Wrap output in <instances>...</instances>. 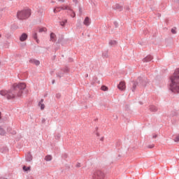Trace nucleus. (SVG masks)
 Returning <instances> with one entry per match:
<instances>
[{
  "instance_id": "obj_1",
  "label": "nucleus",
  "mask_w": 179,
  "mask_h": 179,
  "mask_svg": "<svg viewBox=\"0 0 179 179\" xmlns=\"http://www.w3.org/2000/svg\"><path fill=\"white\" fill-rule=\"evenodd\" d=\"M25 89L26 84L23 83H15L13 84L10 90H1L0 94L8 99V100H13V99H16V97H21L22 94H23V90Z\"/></svg>"
},
{
  "instance_id": "obj_2",
  "label": "nucleus",
  "mask_w": 179,
  "mask_h": 179,
  "mask_svg": "<svg viewBox=\"0 0 179 179\" xmlns=\"http://www.w3.org/2000/svg\"><path fill=\"white\" fill-rule=\"evenodd\" d=\"M169 90L173 93H179V69L170 77Z\"/></svg>"
},
{
  "instance_id": "obj_3",
  "label": "nucleus",
  "mask_w": 179,
  "mask_h": 179,
  "mask_svg": "<svg viewBox=\"0 0 179 179\" xmlns=\"http://www.w3.org/2000/svg\"><path fill=\"white\" fill-rule=\"evenodd\" d=\"M138 83L136 82H132L133 87H132V92H135L137 86H141V87H145L146 86V84L148 83V79L146 78H138Z\"/></svg>"
},
{
  "instance_id": "obj_4",
  "label": "nucleus",
  "mask_w": 179,
  "mask_h": 179,
  "mask_svg": "<svg viewBox=\"0 0 179 179\" xmlns=\"http://www.w3.org/2000/svg\"><path fill=\"white\" fill-rule=\"evenodd\" d=\"M30 15H31V12L29 9L23 10L17 13V17L20 20H23L24 19H28V17H30Z\"/></svg>"
},
{
  "instance_id": "obj_5",
  "label": "nucleus",
  "mask_w": 179,
  "mask_h": 179,
  "mask_svg": "<svg viewBox=\"0 0 179 179\" xmlns=\"http://www.w3.org/2000/svg\"><path fill=\"white\" fill-rule=\"evenodd\" d=\"M93 179H104V173L100 170H96L92 175Z\"/></svg>"
},
{
  "instance_id": "obj_6",
  "label": "nucleus",
  "mask_w": 179,
  "mask_h": 179,
  "mask_svg": "<svg viewBox=\"0 0 179 179\" xmlns=\"http://www.w3.org/2000/svg\"><path fill=\"white\" fill-rule=\"evenodd\" d=\"M68 9V6H63V7H56L54 10L53 12L54 13H57L58 12H61V10H66Z\"/></svg>"
},
{
  "instance_id": "obj_7",
  "label": "nucleus",
  "mask_w": 179,
  "mask_h": 179,
  "mask_svg": "<svg viewBox=\"0 0 179 179\" xmlns=\"http://www.w3.org/2000/svg\"><path fill=\"white\" fill-rule=\"evenodd\" d=\"M125 83L123 81H121L120 84L117 85V89H119V90H125Z\"/></svg>"
},
{
  "instance_id": "obj_8",
  "label": "nucleus",
  "mask_w": 179,
  "mask_h": 179,
  "mask_svg": "<svg viewBox=\"0 0 179 179\" xmlns=\"http://www.w3.org/2000/svg\"><path fill=\"white\" fill-rule=\"evenodd\" d=\"M26 162H30L33 160V155H31V153L29 152L27 153V155L25 157Z\"/></svg>"
},
{
  "instance_id": "obj_9",
  "label": "nucleus",
  "mask_w": 179,
  "mask_h": 179,
  "mask_svg": "<svg viewBox=\"0 0 179 179\" xmlns=\"http://www.w3.org/2000/svg\"><path fill=\"white\" fill-rule=\"evenodd\" d=\"M152 59H153V57L152 55H148L143 59V62H150V61H152Z\"/></svg>"
},
{
  "instance_id": "obj_10",
  "label": "nucleus",
  "mask_w": 179,
  "mask_h": 179,
  "mask_svg": "<svg viewBox=\"0 0 179 179\" xmlns=\"http://www.w3.org/2000/svg\"><path fill=\"white\" fill-rule=\"evenodd\" d=\"M66 10H68V13L71 17H75V16H76L75 12H73L72 9L69 8V7H68V9H66Z\"/></svg>"
},
{
  "instance_id": "obj_11",
  "label": "nucleus",
  "mask_w": 179,
  "mask_h": 179,
  "mask_svg": "<svg viewBox=\"0 0 179 179\" xmlns=\"http://www.w3.org/2000/svg\"><path fill=\"white\" fill-rule=\"evenodd\" d=\"M57 41V35L54 33H50V41H52V43H55V41Z\"/></svg>"
},
{
  "instance_id": "obj_12",
  "label": "nucleus",
  "mask_w": 179,
  "mask_h": 179,
  "mask_svg": "<svg viewBox=\"0 0 179 179\" xmlns=\"http://www.w3.org/2000/svg\"><path fill=\"white\" fill-rule=\"evenodd\" d=\"M44 99H41V101L38 103V106L41 107V110H44L45 108V105H44Z\"/></svg>"
},
{
  "instance_id": "obj_13",
  "label": "nucleus",
  "mask_w": 179,
  "mask_h": 179,
  "mask_svg": "<svg viewBox=\"0 0 179 179\" xmlns=\"http://www.w3.org/2000/svg\"><path fill=\"white\" fill-rule=\"evenodd\" d=\"M20 41H26L27 40V35L25 33L22 34L20 37Z\"/></svg>"
},
{
  "instance_id": "obj_14",
  "label": "nucleus",
  "mask_w": 179,
  "mask_h": 179,
  "mask_svg": "<svg viewBox=\"0 0 179 179\" xmlns=\"http://www.w3.org/2000/svg\"><path fill=\"white\" fill-rule=\"evenodd\" d=\"M29 62L31 64H34V65H36V66L40 65V61L34 59H30Z\"/></svg>"
},
{
  "instance_id": "obj_15",
  "label": "nucleus",
  "mask_w": 179,
  "mask_h": 179,
  "mask_svg": "<svg viewBox=\"0 0 179 179\" xmlns=\"http://www.w3.org/2000/svg\"><path fill=\"white\" fill-rule=\"evenodd\" d=\"M85 26H90V20L89 19V17H85L83 22Z\"/></svg>"
},
{
  "instance_id": "obj_16",
  "label": "nucleus",
  "mask_w": 179,
  "mask_h": 179,
  "mask_svg": "<svg viewBox=\"0 0 179 179\" xmlns=\"http://www.w3.org/2000/svg\"><path fill=\"white\" fill-rule=\"evenodd\" d=\"M150 110L152 113H156V111H157V107H156L155 106L151 105L150 106Z\"/></svg>"
},
{
  "instance_id": "obj_17",
  "label": "nucleus",
  "mask_w": 179,
  "mask_h": 179,
  "mask_svg": "<svg viewBox=\"0 0 179 179\" xmlns=\"http://www.w3.org/2000/svg\"><path fill=\"white\" fill-rule=\"evenodd\" d=\"M115 10H120V12H121V10H122V6L120 4H116L115 6Z\"/></svg>"
},
{
  "instance_id": "obj_18",
  "label": "nucleus",
  "mask_w": 179,
  "mask_h": 179,
  "mask_svg": "<svg viewBox=\"0 0 179 179\" xmlns=\"http://www.w3.org/2000/svg\"><path fill=\"white\" fill-rule=\"evenodd\" d=\"M109 45H110L111 47H115V45H117V42L114 40H110L109 41Z\"/></svg>"
},
{
  "instance_id": "obj_19",
  "label": "nucleus",
  "mask_w": 179,
  "mask_h": 179,
  "mask_svg": "<svg viewBox=\"0 0 179 179\" xmlns=\"http://www.w3.org/2000/svg\"><path fill=\"white\" fill-rule=\"evenodd\" d=\"M45 160L46 162H51L52 160V157L51 155H47L45 157Z\"/></svg>"
},
{
  "instance_id": "obj_20",
  "label": "nucleus",
  "mask_w": 179,
  "mask_h": 179,
  "mask_svg": "<svg viewBox=\"0 0 179 179\" xmlns=\"http://www.w3.org/2000/svg\"><path fill=\"white\" fill-rule=\"evenodd\" d=\"M57 75V78H62V76H64V73H62V71H59L56 73Z\"/></svg>"
},
{
  "instance_id": "obj_21",
  "label": "nucleus",
  "mask_w": 179,
  "mask_h": 179,
  "mask_svg": "<svg viewBox=\"0 0 179 179\" xmlns=\"http://www.w3.org/2000/svg\"><path fill=\"white\" fill-rule=\"evenodd\" d=\"M5 134H6V131H5V130L2 127H0V135L1 136H3Z\"/></svg>"
},
{
  "instance_id": "obj_22",
  "label": "nucleus",
  "mask_w": 179,
  "mask_h": 179,
  "mask_svg": "<svg viewBox=\"0 0 179 179\" xmlns=\"http://www.w3.org/2000/svg\"><path fill=\"white\" fill-rule=\"evenodd\" d=\"M62 40H64V36H61L60 38L58 39V44H61L62 43Z\"/></svg>"
},
{
  "instance_id": "obj_23",
  "label": "nucleus",
  "mask_w": 179,
  "mask_h": 179,
  "mask_svg": "<svg viewBox=\"0 0 179 179\" xmlns=\"http://www.w3.org/2000/svg\"><path fill=\"white\" fill-rule=\"evenodd\" d=\"M22 170H24V171H29V170H30V166H24Z\"/></svg>"
},
{
  "instance_id": "obj_24",
  "label": "nucleus",
  "mask_w": 179,
  "mask_h": 179,
  "mask_svg": "<svg viewBox=\"0 0 179 179\" xmlns=\"http://www.w3.org/2000/svg\"><path fill=\"white\" fill-rule=\"evenodd\" d=\"M102 57H103V58H108V52H103V53L102 54Z\"/></svg>"
},
{
  "instance_id": "obj_25",
  "label": "nucleus",
  "mask_w": 179,
  "mask_h": 179,
  "mask_svg": "<svg viewBox=\"0 0 179 179\" xmlns=\"http://www.w3.org/2000/svg\"><path fill=\"white\" fill-rule=\"evenodd\" d=\"M32 37L37 41V43L38 42V40L37 39V33L33 34Z\"/></svg>"
},
{
  "instance_id": "obj_26",
  "label": "nucleus",
  "mask_w": 179,
  "mask_h": 179,
  "mask_svg": "<svg viewBox=\"0 0 179 179\" xmlns=\"http://www.w3.org/2000/svg\"><path fill=\"white\" fill-rule=\"evenodd\" d=\"M101 90H103V92H106V90H108V88L105 86V85H103L101 87Z\"/></svg>"
},
{
  "instance_id": "obj_27",
  "label": "nucleus",
  "mask_w": 179,
  "mask_h": 179,
  "mask_svg": "<svg viewBox=\"0 0 179 179\" xmlns=\"http://www.w3.org/2000/svg\"><path fill=\"white\" fill-rule=\"evenodd\" d=\"M68 22L67 20H64V21L60 22L61 26H65V24Z\"/></svg>"
},
{
  "instance_id": "obj_28",
  "label": "nucleus",
  "mask_w": 179,
  "mask_h": 179,
  "mask_svg": "<svg viewBox=\"0 0 179 179\" xmlns=\"http://www.w3.org/2000/svg\"><path fill=\"white\" fill-rule=\"evenodd\" d=\"M62 71L63 72H64V73H68V72H69V69L68 67H66Z\"/></svg>"
},
{
  "instance_id": "obj_29",
  "label": "nucleus",
  "mask_w": 179,
  "mask_h": 179,
  "mask_svg": "<svg viewBox=\"0 0 179 179\" xmlns=\"http://www.w3.org/2000/svg\"><path fill=\"white\" fill-rule=\"evenodd\" d=\"M176 115H178L177 112L176 111H172L171 117H176Z\"/></svg>"
},
{
  "instance_id": "obj_30",
  "label": "nucleus",
  "mask_w": 179,
  "mask_h": 179,
  "mask_svg": "<svg viewBox=\"0 0 179 179\" xmlns=\"http://www.w3.org/2000/svg\"><path fill=\"white\" fill-rule=\"evenodd\" d=\"M55 138V139H59V138H61V134H56Z\"/></svg>"
},
{
  "instance_id": "obj_31",
  "label": "nucleus",
  "mask_w": 179,
  "mask_h": 179,
  "mask_svg": "<svg viewBox=\"0 0 179 179\" xmlns=\"http://www.w3.org/2000/svg\"><path fill=\"white\" fill-rule=\"evenodd\" d=\"M174 142H179V135L174 138Z\"/></svg>"
},
{
  "instance_id": "obj_32",
  "label": "nucleus",
  "mask_w": 179,
  "mask_h": 179,
  "mask_svg": "<svg viewBox=\"0 0 179 179\" xmlns=\"http://www.w3.org/2000/svg\"><path fill=\"white\" fill-rule=\"evenodd\" d=\"M43 31H45V28L39 29V33H43Z\"/></svg>"
},
{
  "instance_id": "obj_33",
  "label": "nucleus",
  "mask_w": 179,
  "mask_h": 179,
  "mask_svg": "<svg viewBox=\"0 0 179 179\" xmlns=\"http://www.w3.org/2000/svg\"><path fill=\"white\" fill-rule=\"evenodd\" d=\"M113 24H114V26H115V27H118V22H117V21H115L114 22H113Z\"/></svg>"
},
{
  "instance_id": "obj_34",
  "label": "nucleus",
  "mask_w": 179,
  "mask_h": 179,
  "mask_svg": "<svg viewBox=\"0 0 179 179\" xmlns=\"http://www.w3.org/2000/svg\"><path fill=\"white\" fill-rule=\"evenodd\" d=\"M56 98L57 99H61V94H56Z\"/></svg>"
},
{
  "instance_id": "obj_35",
  "label": "nucleus",
  "mask_w": 179,
  "mask_h": 179,
  "mask_svg": "<svg viewBox=\"0 0 179 179\" xmlns=\"http://www.w3.org/2000/svg\"><path fill=\"white\" fill-rule=\"evenodd\" d=\"M149 149H152V148H155V145H150L148 146Z\"/></svg>"
},
{
  "instance_id": "obj_36",
  "label": "nucleus",
  "mask_w": 179,
  "mask_h": 179,
  "mask_svg": "<svg viewBox=\"0 0 179 179\" xmlns=\"http://www.w3.org/2000/svg\"><path fill=\"white\" fill-rule=\"evenodd\" d=\"M171 33H172L173 34H176V33H177V32L176 31V29H171Z\"/></svg>"
},
{
  "instance_id": "obj_37",
  "label": "nucleus",
  "mask_w": 179,
  "mask_h": 179,
  "mask_svg": "<svg viewBox=\"0 0 179 179\" xmlns=\"http://www.w3.org/2000/svg\"><path fill=\"white\" fill-rule=\"evenodd\" d=\"M12 135H16V131H13V132H11Z\"/></svg>"
},
{
  "instance_id": "obj_38",
  "label": "nucleus",
  "mask_w": 179,
  "mask_h": 179,
  "mask_svg": "<svg viewBox=\"0 0 179 179\" xmlns=\"http://www.w3.org/2000/svg\"><path fill=\"white\" fill-rule=\"evenodd\" d=\"M152 138H157V134H154V135L152 136Z\"/></svg>"
},
{
  "instance_id": "obj_39",
  "label": "nucleus",
  "mask_w": 179,
  "mask_h": 179,
  "mask_svg": "<svg viewBox=\"0 0 179 179\" xmlns=\"http://www.w3.org/2000/svg\"><path fill=\"white\" fill-rule=\"evenodd\" d=\"M76 167H80V163H78V164H76Z\"/></svg>"
},
{
  "instance_id": "obj_40",
  "label": "nucleus",
  "mask_w": 179,
  "mask_h": 179,
  "mask_svg": "<svg viewBox=\"0 0 179 179\" xmlns=\"http://www.w3.org/2000/svg\"><path fill=\"white\" fill-rule=\"evenodd\" d=\"M44 122H45V119H42V123L44 124Z\"/></svg>"
},
{
  "instance_id": "obj_41",
  "label": "nucleus",
  "mask_w": 179,
  "mask_h": 179,
  "mask_svg": "<svg viewBox=\"0 0 179 179\" xmlns=\"http://www.w3.org/2000/svg\"><path fill=\"white\" fill-rule=\"evenodd\" d=\"M3 148H4V150L6 152V150H8V148H6V147H3Z\"/></svg>"
},
{
  "instance_id": "obj_42",
  "label": "nucleus",
  "mask_w": 179,
  "mask_h": 179,
  "mask_svg": "<svg viewBox=\"0 0 179 179\" xmlns=\"http://www.w3.org/2000/svg\"><path fill=\"white\" fill-rule=\"evenodd\" d=\"M52 83L54 85V83H55V80H52Z\"/></svg>"
},
{
  "instance_id": "obj_43",
  "label": "nucleus",
  "mask_w": 179,
  "mask_h": 179,
  "mask_svg": "<svg viewBox=\"0 0 179 179\" xmlns=\"http://www.w3.org/2000/svg\"><path fill=\"white\" fill-rule=\"evenodd\" d=\"M100 141H104V137H102Z\"/></svg>"
},
{
  "instance_id": "obj_44",
  "label": "nucleus",
  "mask_w": 179,
  "mask_h": 179,
  "mask_svg": "<svg viewBox=\"0 0 179 179\" xmlns=\"http://www.w3.org/2000/svg\"><path fill=\"white\" fill-rule=\"evenodd\" d=\"M60 2H64L65 0H59Z\"/></svg>"
},
{
  "instance_id": "obj_45",
  "label": "nucleus",
  "mask_w": 179,
  "mask_h": 179,
  "mask_svg": "<svg viewBox=\"0 0 179 179\" xmlns=\"http://www.w3.org/2000/svg\"><path fill=\"white\" fill-rule=\"evenodd\" d=\"M1 37H2V34H0V38H1Z\"/></svg>"
},
{
  "instance_id": "obj_46",
  "label": "nucleus",
  "mask_w": 179,
  "mask_h": 179,
  "mask_svg": "<svg viewBox=\"0 0 179 179\" xmlns=\"http://www.w3.org/2000/svg\"><path fill=\"white\" fill-rule=\"evenodd\" d=\"M97 136H99V133H96Z\"/></svg>"
},
{
  "instance_id": "obj_47",
  "label": "nucleus",
  "mask_w": 179,
  "mask_h": 179,
  "mask_svg": "<svg viewBox=\"0 0 179 179\" xmlns=\"http://www.w3.org/2000/svg\"><path fill=\"white\" fill-rule=\"evenodd\" d=\"M0 120H1V112H0Z\"/></svg>"
},
{
  "instance_id": "obj_48",
  "label": "nucleus",
  "mask_w": 179,
  "mask_h": 179,
  "mask_svg": "<svg viewBox=\"0 0 179 179\" xmlns=\"http://www.w3.org/2000/svg\"><path fill=\"white\" fill-rule=\"evenodd\" d=\"M11 27H12V29H13V25Z\"/></svg>"
},
{
  "instance_id": "obj_49",
  "label": "nucleus",
  "mask_w": 179,
  "mask_h": 179,
  "mask_svg": "<svg viewBox=\"0 0 179 179\" xmlns=\"http://www.w3.org/2000/svg\"><path fill=\"white\" fill-rule=\"evenodd\" d=\"M71 62H72V59H71V60H70Z\"/></svg>"
},
{
  "instance_id": "obj_50",
  "label": "nucleus",
  "mask_w": 179,
  "mask_h": 179,
  "mask_svg": "<svg viewBox=\"0 0 179 179\" xmlns=\"http://www.w3.org/2000/svg\"><path fill=\"white\" fill-rule=\"evenodd\" d=\"M140 104H142V103L140 102Z\"/></svg>"
}]
</instances>
